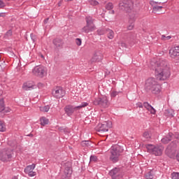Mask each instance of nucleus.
<instances>
[{
  "label": "nucleus",
  "instance_id": "1",
  "mask_svg": "<svg viewBox=\"0 0 179 179\" xmlns=\"http://www.w3.org/2000/svg\"><path fill=\"white\" fill-rule=\"evenodd\" d=\"M155 78L157 80H166L170 78V67L167 66V62L159 60L155 63Z\"/></svg>",
  "mask_w": 179,
  "mask_h": 179
},
{
  "label": "nucleus",
  "instance_id": "2",
  "mask_svg": "<svg viewBox=\"0 0 179 179\" xmlns=\"http://www.w3.org/2000/svg\"><path fill=\"white\" fill-rule=\"evenodd\" d=\"M145 89L146 92H151L152 94H160L162 85L157 83L156 78H149L145 81Z\"/></svg>",
  "mask_w": 179,
  "mask_h": 179
},
{
  "label": "nucleus",
  "instance_id": "3",
  "mask_svg": "<svg viewBox=\"0 0 179 179\" xmlns=\"http://www.w3.org/2000/svg\"><path fill=\"white\" fill-rule=\"evenodd\" d=\"M124 152V148L119 145H113L110 149L109 160L112 163H117L120 160V156Z\"/></svg>",
  "mask_w": 179,
  "mask_h": 179
},
{
  "label": "nucleus",
  "instance_id": "4",
  "mask_svg": "<svg viewBox=\"0 0 179 179\" xmlns=\"http://www.w3.org/2000/svg\"><path fill=\"white\" fill-rule=\"evenodd\" d=\"M119 8L128 13L129 16L136 15V11L134 10V3L131 0H122L119 3Z\"/></svg>",
  "mask_w": 179,
  "mask_h": 179
},
{
  "label": "nucleus",
  "instance_id": "5",
  "mask_svg": "<svg viewBox=\"0 0 179 179\" xmlns=\"http://www.w3.org/2000/svg\"><path fill=\"white\" fill-rule=\"evenodd\" d=\"M14 155L12 148H4L0 151V160L4 162H10Z\"/></svg>",
  "mask_w": 179,
  "mask_h": 179
},
{
  "label": "nucleus",
  "instance_id": "6",
  "mask_svg": "<svg viewBox=\"0 0 179 179\" xmlns=\"http://www.w3.org/2000/svg\"><path fill=\"white\" fill-rule=\"evenodd\" d=\"M89 103H87V102H83L80 106H78L67 105L64 108V111L66 115H68V117H71V115H72L75 113V111H78V110H80V108L87 107Z\"/></svg>",
  "mask_w": 179,
  "mask_h": 179
},
{
  "label": "nucleus",
  "instance_id": "7",
  "mask_svg": "<svg viewBox=\"0 0 179 179\" xmlns=\"http://www.w3.org/2000/svg\"><path fill=\"white\" fill-rule=\"evenodd\" d=\"M145 148L148 153H151L155 156H162V153H163L164 149L162 146H155L152 144L145 145Z\"/></svg>",
  "mask_w": 179,
  "mask_h": 179
},
{
  "label": "nucleus",
  "instance_id": "8",
  "mask_svg": "<svg viewBox=\"0 0 179 179\" xmlns=\"http://www.w3.org/2000/svg\"><path fill=\"white\" fill-rule=\"evenodd\" d=\"M32 73L38 78H44L47 75V69L43 66H36L32 69Z\"/></svg>",
  "mask_w": 179,
  "mask_h": 179
},
{
  "label": "nucleus",
  "instance_id": "9",
  "mask_svg": "<svg viewBox=\"0 0 179 179\" xmlns=\"http://www.w3.org/2000/svg\"><path fill=\"white\" fill-rule=\"evenodd\" d=\"M94 104L95 106H99L100 107H103V108H107L110 106V102H108V99L107 96H103L102 98H98L94 101Z\"/></svg>",
  "mask_w": 179,
  "mask_h": 179
},
{
  "label": "nucleus",
  "instance_id": "10",
  "mask_svg": "<svg viewBox=\"0 0 179 179\" xmlns=\"http://www.w3.org/2000/svg\"><path fill=\"white\" fill-rule=\"evenodd\" d=\"M113 124L111 122H103V123H100L96 127L97 132H107L108 131V128H111Z\"/></svg>",
  "mask_w": 179,
  "mask_h": 179
},
{
  "label": "nucleus",
  "instance_id": "11",
  "mask_svg": "<svg viewBox=\"0 0 179 179\" xmlns=\"http://www.w3.org/2000/svg\"><path fill=\"white\" fill-rule=\"evenodd\" d=\"M52 94L55 99H62L65 96V90L62 87H56L52 90Z\"/></svg>",
  "mask_w": 179,
  "mask_h": 179
},
{
  "label": "nucleus",
  "instance_id": "12",
  "mask_svg": "<svg viewBox=\"0 0 179 179\" xmlns=\"http://www.w3.org/2000/svg\"><path fill=\"white\" fill-rule=\"evenodd\" d=\"M109 175L112 179H121L122 178V171L120 168H114L109 172Z\"/></svg>",
  "mask_w": 179,
  "mask_h": 179
},
{
  "label": "nucleus",
  "instance_id": "13",
  "mask_svg": "<svg viewBox=\"0 0 179 179\" xmlns=\"http://www.w3.org/2000/svg\"><path fill=\"white\" fill-rule=\"evenodd\" d=\"M63 167L64 169V174L69 178L72 175V164L67 162L64 164Z\"/></svg>",
  "mask_w": 179,
  "mask_h": 179
},
{
  "label": "nucleus",
  "instance_id": "14",
  "mask_svg": "<svg viewBox=\"0 0 179 179\" xmlns=\"http://www.w3.org/2000/svg\"><path fill=\"white\" fill-rule=\"evenodd\" d=\"M169 55L171 58L179 59V46L171 48L169 50Z\"/></svg>",
  "mask_w": 179,
  "mask_h": 179
},
{
  "label": "nucleus",
  "instance_id": "15",
  "mask_svg": "<svg viewBox=\"0 0 179 179\" xmlns=\"http://www.w3.org/2000/svg\"><path fill=\"white\" fill-rule=\"evenodd\" d=\"M150 4L152 6L153 12H160V10L163 9V6H160L162 5V3L150 1Z\"/></svg>",
  "mask_w": 179,
  "mask_h": 179
},
{
  "label": "nucleus",
  "instance_id": "16",
  "mask_svg": "<svg viewBox=\"0 0 179 179\" xmlns=\"http://www.w3.org/2000/svg\"><path fill=\"white\" fill-rule=\"evenodd\" d=\"M35 87L36 85H34V83L31 81L24 83L22 85L23 90H33Z\"/></svg>",
  "mask_w": 179,
  "mask_h": 179
},
{
  "label": "nucleus",
  "instance_id": "17",
  "mask_svg": "<svg viewBox=\"0 0 179 179\" xmlns=\"http://www.w3.org/2000/svg\"><path fill=\"white\" fill-rule=\"evenodd\" d=\"M103 59V54L100 52H96L94 54V56L92 58V62H100Z\"/></svg>",
  "mask_w": 179,
  "mask_h": 179
},
{
  "label": "nucleus",
  "instance_id": "18",
  "mask_svg": "<svg viewBox=\"0 0 179 179\" xmlns=\"http://www.w3.org/2000/svg\"><path fill=\"white\" fill-rule=\"evenodd\" d=\"M129 24L127 25V29L129 30H133L134 27H135V15H131L129 16Z\"/></svg>",
  "mask_w": 179,
  "mask_h": 179
},
{
  "label": "nucleus",
  "instance_id": "19",
  "mask_svg": "<svg viewBox=\"0 0 179 179\" xmlns=\"http://www.w3.org/2000/svg\"><path fill=\"white\" fill-rule=\"evenodd\" d=\"M53 44L55 45L56 48H62V47H64V41L57 38L53 40Z\"/></svg>",
  "mask_w": 179,
  "mask_h": 179
},
{
  "label": "nucleus",
  "instance_id": "20",
  "mask_svg": "<svg viewBox=\"0 0 179 179\" xmlns=\"http://www.w3.org/2000/svg\"><path fill=\"white\" fill-rule=\"evenodd\" d=\"M173 136H174V134L173 133H169L167 136L164 137L161 141L164 145H167L169 142H171V141L173 140Z\"/></svg>",
  "mask_w": 179,
  "mask_h": 179
},
{
  "label": "nucleus",
  "instance_id": "21",
  "mask_svg": "<svg viewBox=\"0 0 179 179\" xmlns=\"http://www.w3.org/2000/svg\"><path fill=\"white\" fill-rule=\"evenodd\" d=\"M143 107L148 110V111L150 112V114H156V109L153 108L149 103L144 102L143 103Z\"/></svg>",
  "mask_w": 179,
  "mask_h": 179
},
{
  "label": "nucleus",
  "instance_id": "22",
  "mask_svg": "<svg viewBox=\"0 0 179 179\" xmlns=\"http://www.w3.org/2000/svg\"><path fill=\"white\" fill-rule=\"evenodd\" d=\"M106 34H107L108 38L109 40H113L114 38V31L110 29H106Z\"/></svg>",
  "mask_w": 179,
  "mask_h": 179
},
{
  "label": "nucleus",
  "instance_id": "23",
  "mask_svg": "<svg viewBox=\"0 0 179 179\" xmlns=\"http://www.w3.org/2000/svg\"><path fill=\"white\" fill-rule=\"evenodd\" d=\"M34 169H36V164H33L31 165L27 166L25 169H24V173L25 174H29V173L32 172L33 170H34Z\"/></svg>",
  "mask_w": 179,
  "mask_h": 179
},
{
  "label": "nucleus",
  "instance_id": "24",
  "mask_svg": "<svg viewBox=\"0 0 179 179\" xmlns=\"http://www.w3.org/2000/svg\"><path fill=\"white\" fill-rule=\"evenodd\" d=\"M164 115L166 117L173 118L174 117V110L173 109H167L165 110Z\"/></svg>",
  "mask_w": 179,
  "mask_h": 179
},
{
  "label": "nucleus",
  "instance_id": "25",
  "mask_svg": "<svg viewBox=\"0 0 179 179\" xmlns=\"http://www.w3.org/2000/svg\"><path fill=\"white\" fill-rule=\"evenodd\" d=\"M2 111H3V113H8V111H9L5 109V102L3 101V99H0V113H2Z\"/></svg>",
  "mask_w": 179,
  "mask_h": 179
},
{
  "label": "nucleus",
  "instance_id": "26",
  "mask_svg": "<svg viewBox=\"0 0 179 179\" xmlns=\"http://www.w3.org/2000/svg\"><path fill=\"white\" fill-rule=\"evenodd\" d=\"M86 24H94V19L92 16H87L85 17Z\"/></svg>",
  "mask_w": 179,
  "mask_h": 179
},
{
  "label": "nucleus",
  "instance_id": "27",
  "mask_svg": "<svg viewBox=\"0 0 179 179\" xmlns=\"http://www.w3.org/2000/svg\"><path fill=\"white\" fill-rule=\"evenodd\" d=\"M40 121H41V125H43V127H44V125H47L49 122L48 119L45 117H41Z\"/></svg>",
  "mask_w": 179,
  "mask_h": 179
},
{
  "label": "nucleus",
  "instance_id": "28",
  "mask_svg": "<svg viewBox=\"0 0 179 179\" xmlns=\"http://www.w3.org/2000/svg\"><path fill=\"white\" fill-rule=\"evenodd\" d=\"M6 131V125L5 122L0 121V132H5Z\"/></svg>",
  "mask_w": 179,
  "mask_h": 179
},
{
  "label": "nucleus",
  "instance_id": "29",
  "mask_svg": "<svg viewBox=\"0 0 179 179\" xmlns=\"http://www.w3.org/2000/svg\"><path fill=\"white\" fill-rule=\"evenodd\" d=\"M154 177H155V175L153 174V171H152L148 172L145 174L146 179H153Z\"/></svg>",
  "mask_w": 179,
  "mask_h": 179
},
{
  "label": "nucleus",
  "instance_id": "30",
  "mask_svg": "<svg viewBox=\"0 0 179 179\" xmlns=\"http://www.w3.org/2000/svg\"><path fill=\"white\" fill-rule=\"evenodd\" d=\"M82 33H90L92 31H90L89 28V25H85L81 29Z\"/></svg>",
  "mask_w": 179,
  "mask_h": 179
},
{
  "label": "nucleus",
  "instance_id": "31",
  "mask_svg": "<svg viewBox=\"0 0 179 179\" xmlns=\"http://www.w3.org/2000/svg\"><path fill=\"white\" fill-rule=\"evenodd\" d=\"M82 33H90L92 31H90L89 28V25H85L81 29Z\"/></svg>",
  "mask_w": 179,
  "mask_h": 179
},
{
  "label": "nucleus",
  "instance_id": "32",
  "mask_svg": "<svg viewBox=\"0 0 179 179\" xmlns=\"http://www.w3.org/2000/svg\"><path fill=\"white\" fill-rule=\"evenodd\" d=\"M40 110L43 113H48L50 111V106L40 107Z\"/></svg>",
  "mask_w": 179,
  "mask_h": 179
},
{
  "label": "nucleus",
  "instance_id": "33",
  "mask_svg": "<svg viewBox=\"0 0 179 179\" xmlns=\"http://www.w3.org/2000/svg\"><path fill=\"white\" fill-rule=\"evenodd\" d=\"M143 136L146 138L147 141H149L151 138L150 133H149V131L144 132Z\"/></svg>",
  "mask_w": 179,
  "mask_h": 179
},
{
  "label": "nucleus",
  "instance_id": "34",
  "mask_svg": "<svg viewBox=\"0 0 179 179\" xmlns=\"http://www.w3.org/2000/svg\"><path fill=\"white\" fill-rule=\"evenodd\" d=\"M82 146H92V142L89 141H84L81 143Z\"/></svg>",
  "mask_w": 179,
  "mask_h": 179
},
{
  "label": "nucleus",
  "instance_id": "35",
  "mask_svg": "<svg viewBox=\"0 0 179 179\" xmlns=\"http://www.w3.org/2000/svg\"><path fill=\"white\" fill-rule=\"evenodd\" d=\"M171 177L172 179H179V173L173 172L171 174Z\"/></svg>",
  "mask_w": 179,
  "mask_h": 179
},
{
  "label": "nucleus",
  "instance_id": "36",
  "mask_svg": "<svg viewBox=\"0 0 179 179\" xmlns=\"http://www.w3.org/2000/svg\"><path fill=\"white\" fill-rule=\"evenodd\" d=\"M86 25L88 26V28H90L91 31H94V30H96V25H94V24H86Z\"/></svg>",
  "mask_w": 179,
  "mask_h": 179
},
{
  "label": "nucleus",
  "instance_id": "37",
  "mask_svg": "<svg viewBox=\"0 0 179 179\" xmlns=\"http://www.w3.org/2000/svg\"><path fill=\"white\" fill-rule=\"evenodd\" d=\"M113 8H114V5H113V3H108L106 5V9H107V10H111Z\"/></svg>",
  "mask_w": 179,
  "mask_h": 179
},
{
  "label": "nucleus",
  "instance_id": "38",
  "mask_svg": "<svg viewBox=\"0 0 179 179\" xmlns=\"http://www.w3.org/2000/svg\"><path fill=\"white\" fill-rule=\"evenodd\" d=\"M97 34L99 36H103V34H106V29H98Z\"/></svg>",
  "mask_w": 179,
  "mask_h": 179
},
{
  "label": "nucleus",
  "instance_id": "39",
  "mask_svg": "<svg viewBox=\"0 0 179 179\" xmlns=\"http://www.w3.org/2000/svg\"><path fill=\"white\" fill-rule=\"evenodd\" d=\"M89 3L93 6H96L99 3V2L96 0H89Z\"/></svg>",
  "mask_w": 179,
  "mask_h": 179
},
{
  "label": "nucleus",
  "instance_id": "40",
  "mask_svg": "<svg viewBox=\"0 0 179 179\" xmlns=\"http://www.w3.org/2000/svg\"><path fill=\"white\" fill-rule=\"evenodd\" d=\"M10 36H12V31L11 29L8 30L6 34H5V36L4 37H10Z\"/></svg>",
  "mask_w": 179,
  "mask_h": 179
},
{
  "label": "nucleus",
  "instance_id": "41",
  "mask_svg": "<svg viewBox=\"0 0 179 179\" xmlns=\"http://www.w3.org/2000/svg\"><path fill=\"white\" fill-rule=\"evenodd\" d=\"M90 162H97V157L92 155L90 158Z\"/></svg>",
  "mask_w": 179,
  "mask_h": 179
},
{
  "label": "nucleus",
  "instance_id": "42",
  "mask_svg": "<svg viewBox=\"0 0 179 179\" xmlns=\"http://www.w3.org/2000/svg\"><path fill=\"white\" fill-rule=\"evenodd\" d=\"M76 43L77 45H82V39L76 38Z\"/></svg>",
  "mask_w": 179,
  "mask_h": 179
},
{
  "label": "nucleus",
  "instance_id": "43",
  "mask_svg": "<svg viewBox=\"0 0 179 179\" xmlns=\"http://www.w3.org/2000/svg\"><path fill=\"white\" fill-rule=\"evenodd\" d=\"M118 95V92L117 91H113L111 93H110V96L111 97H115L116 96Z\"/></svg>",
  "mask_w": 179,
  "mask_h": 179
},
{
  "label": "nucleus",
  "instance_id": "44",
  "mask_svg": "<svg viewBox=\"0 0 179 179\" xmlns=\"http://www.w3.org/2000/svg\"><path fill=\"white\" fill-rule=\"evenodd\" d=\"M179 139V134L178 133H176L175 134H173L172 139Z\"/></svg>",
  "mask_w": 179,
  "mask_h": 179
},
{
  "label": "nucleus",
  "instance_id": "45",
  "mask_svg": "<svg viewBox=\"0 0 179 179\" xmlns=\"http://www.w3.org/2000/svg\"><path fill=\"white\" fill-rule=\"evenodd\" d=\"M37 173H36V172H34V171H31V173H28V176H29V177H34V176H36Z\"/></svg>",
  "mask_w": 179,
  "mask_h": 179
},
{
  "label": "nucleus",
  "instance_id": "46",
  "mask_svg": "<svg viewBox=\"0 0 179 179\" xmlns=\"http://www.w3.org/2000/svg\"><path fill=\"white\" fill-rule=\"evenodd\" d=\"M6 5L5 3L0 0V8H5Z\"/></svg>",
  "mask_w": 179,
  "mask_h": 179
},
{
  "label": "nucleus",
  "instance_id": "47",
  "mask_svg": "<svg viewBox=\"0 0 179 179\" xmlns=\"http://www.w3.org/2000/svg\"><path fill=\"white\" fill-rule=\"evenodd\" d=\"M136 106L139 107V108H143V105L141 102L137 103Z\"/></svg>",
  "mask_w": 179,
  "mask_h": 179
},
{
  "label": "nucleus",
  "instance_id": "48",
  "mask_svg": "<svg viewBox=\"0 0 179 179\" xmlns=\"http://www.w3.org/2000/svg\"><path fill=\"white\" fill-rule=\"evenodd\" d=\"M166 36L165 35L161 36V40H163V41H166Z\"/></svg>",
  "mask_w": 179,
  "mask_h": 179
},
{
  "label": "nucleus",
  "instance_id": "49",
  "mask_svg": "<svg viewBox=\"0 0 179 179\" xmlns=\"http://www.w3.org/2000/svg\"><path fill=\"white\" fill-rule=\"evenodd\" d=\"M120 45H121V47H127V45L124 42H121Z\"/></svg>",
  "mask_w": 179,
  "mask_h": 179
},
{
  "label": "nucleus",
  "instance_id": "50",
  "mask_svg": "<svg viewBox=\"0 0 179 179\" xmlns=\"http://www.w3.org/2000/svg\"><path fill=\"white\" fill-rule=\"evenodd\" d=\"M3 64H2V62H0V69H1V71H2V69H3Z\"/></svg>",
  "mask_w": 179,
  "mask_h": 179
},
{
  "label": "nucleus",
  "instance_id": "51",
  "mask_svg": "<svg viewBox=\"0 0 179 179\" xmlns=\"http://www.w3.org/2000/svg\"><path fill=\"white\" fill-rule=\"evenodd\" d=\"M48 20H49V18H46L45 20H44V24H47L48 23Z\"/></svg>",
  "mask_w": 179,
  "mask_h": 179
},
{
  "label": "nucleus",
  "instance_id": "52",
  "mask_svg": "<svg viewBox=\"0 0 179 179\" xmlns=\"http://www.w3.org/2000/svg\"><path fill=\"white\" fill-rule=\"evenodd\" d=\"M34 38H35L34 34H31V40H33V41H34Z\"/></svg>",
  "mask_w": 179,
  "mask_h": 179
},
{
  "label": "nucleus",
  "instance_id": "53",
  "mask_svg": "<svg viewBox=\"0 0 179 179\" xmlns=\"http://www.w3.org/2000/svg\"><path fill=\"white\" fill-rule=\"evenodd\" d=\"M3 16H5V13H0V17H3Z\"/></svg>",
  "mask_w": 179,
  "mask_h": 179
},
{
  "label": "nucleus",
  "instance_id": "54",
  "mask_svg": "<svg viewBox=\"0 0 179 179\" xmlns=\"http://www.w3.org/2000/svg\"><path fill=\"white\" fill-rule=\"evenodd\" d=\"M170 38H171V36H166V40H170Z\"/></svg>",
  "mask_w": 179,
  "mask_h": 179
},
{
  "label": "nucleus",
  "instance_id": "55",
  "mask_svg": "<svg viewBox=\"0 0 179 179\" xmlns=\"http://www.w3.org/2000/svg\"><path fill=\"white\" fill-rule=\"evenodd\" d=\"M176 160H178V162H179V153L176 155Z\"/></svg>",
  "mask_w": 179,
  "mask_h": 179
},
{
  "label": "nucleus",
  "instance_id": "56",
  "mask_svg": "<svg viewBox=\"0 0 179 179\" xmlns=\"http://www.w3.org/2000/svg\"><path fill=\"white\" fill-rule=\"evenodd\" d=\"M72 1H73V0H65L66 2H71Z\"/></svg>",
  "mask_w": 179,
  "mask_h": 179
},
{
  "label": "nucleus",
  "instance_id": "57",
  "mask_svg": "<svg viewBox=\"0 0 179 179\" xmlns=\"http://www.w3.org/2000/svg\"><path fill=\"white\" fill-rule=\"evenodd\" d=\"M13 179H17V176L13 177Z\"/></svg>",
  "mask_w": 179,
  "mask_h": 179
},
{
  "label": "nucleus",
  "instance_id": "58",
  "mask_svg": "<svg viewBox=\"0 0 179 179\" xmlns=\"http://www.w3.org/2000/svg\"><path fill=\"white\" fill-rule=\"evenodd\" d=\"M28 136H31V137H32V136H33V134H29Z\"/></svg>",
  "mask_w": 179,
  "mask_h": 179
},
{
  "label": "nucleus",
  "instance_id": "59",
  "mask_svg": "<svg viewBox=\"0 0 179 179\" xmlns=\"http://www.w3.org/2000/svg\"><path fill=\"white\" fill-rule=\"evenodd\" d=\"M111 13H112L113 15H114V10H112V11H111Z\"/></svg>",
  "mask_w": 179,
  "mask_h": 179
},
{
  "label": "nucleus",
  "instance_id": "60",
  "mask_svg": "<svg viewBox=\"0 0 179 179\" xmlns=\"http://www.w3.org/2000/svg\"><path fill=\"white\" fill-rule=\"evenodd\" d=\"M177 146V145L174 144L173 145V148H176Z\"/></svg>",
  "mask_w": 179,
  "mask_h": 179
},
{
  "label": "nucleus",
  "instance_id": "61",
  "mask_svg": "<svg viewBox=\"0 0 179 179\" xmlns=\"http://www.w3.org/2000/svg\"><path fill=\"white\" fill-rule=\"evenodd\" d=\"M170 148H171V146L169 145V146L168 147V149H170Z\"/></svg>",
  "mask_w": 179,
  "mask_h": 179
},
{
  "label": "nucleus",
  "instance_id": "62",
  "mask_svg": "<svg viewBox=\"0 0 179 179\" xmlns=\"http://www.w3.org/2000/svg\"><path fill=\"white\" fill-rule=\"evenodd\" d=\"M171 149H173V148H171Z\"/></svg>",
  "mask_w": 179,
  "mask_h": 179
}]
</instances>
